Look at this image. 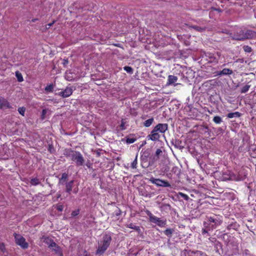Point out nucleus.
Instances as JSON below:
<instances>
[{
    "label": "nucleus",
    "instance_id": "1",
    "mask_svg": "<svg viewBox=\"0 0 256 256\" xmlns=\"http://www.w3.org/2000/svg\"><path fill=\"white\" fill-rule=\"evenodd\" d=\"M222 222L223 218L220 215L213 214L206 216V220L204 222V228H202V234L205 238L210 236L208 232L216 229L222 224Z\"/></svg>",
    "mask_w": 256,
    "mask_h": 256
},
{
    "label": "nucleus",
    "instance_id": "25",
    "mask_svg": "<svg viewBox=\"0 0 256 256\" xmlns=\"http://www.w3.org/2000/svg\"><path fill=\"white\" fill-rule=\"evenodd\" d=\"M126 226L128 228L134 229V230H136L137 232H140V227L139 226H136L134 225L132 223H130L129 224H128Z\"/></svg>",
    "mask_w": 256,
    "mask_h": 256
},
{
    "label": "nucleus",
    "instance_id": "20",
    "mask_svg": "<svg viewBox=\"0 0 256 256\" xmlns=\"http://www.w3.org/2000/svg\"><path fill=\"white\" fill-rule=\"evenodd\" d=\"M240 226L236 222H232L230 224H228L226 226V229L228 230H238V228H239Z\"/></svg>",
    "mask_w": 256,
    "mask_h": 256
},
{
    "label": "nucleus",
    "instance_id": "27",
    "mask_svg": "<svg viewBox=\"0 0 256 256\" xmlns=\"http://www.w3.org/2000/svg\"><path fill=\"white\" fill-rule=\"evenodd\" d=\"M53 84H50L45 87L44 90L46 92H52L54 90Z\"/></svg>",
    "mask_w": 256,
    "mask_h": 256
},
{
    "label": "nucleus",
    "instance_id": "35",
    "mask_svg": "<svg viewBox=\"0 0 256 256\" xmlns=\"http://www.w3.org/2000/svg\"><path fill=\"white\" fill-rule=\"evenodd\" d=\"M18 112L20 114H22V116H24L26 112V108L24 107H20L18 108Z\"/></svg>",
    "mask_w": 256,
    "mask_h": 256
},
{
    "label": "nucleus",
    "instance_id": "9",
    "mask_svg": "<svg viewBox=\"0 0 256 256\" xmlns=\"http://www.w3.org/2000/svg\"><path fill=\"white\" fill-rule=\"evenodd\" d=\"M12 108L8 100L0 96V109H8Z\"/></svg>",
    "mask_w": 256,
    "mask_h": 256
},
{
    "label": "nucleus",
    "instance_id": "2",
    "mask_svg": "<svg viewBox=\"0 0 256 256\" xmlns=\"http://www.w3.org/2000/svg\"><path fill=\"white\" fill-rule=\"evenodd\" d=\"M168 129V124H158L154 128L147 138L148 140L152 141L158 140L160 137L158 132L164 134Z\"/></svg>",
    "mask_w": 256,
    "mask_h": 256
},
{
    "label": "nucleus",
    "instance_id": "58",
    "mask_svg": "<svg viewBox=\"0 0 256 256\" xmlns=\"http://www.w3.org/2000/svg\"><path fill=\"white\" fill-rule=\"evenodd\" d=\"M74 192L75 193H76L77 191H75V190H74Z\"/></svg>",
    "mask_w": 256,
    "mask_h": 256
},
{
    "label": "nucleus",
    "instance_id": "36",
    "mask_svg": "<svg viewBox=\"0 0 256 256\" xmlns=\"http://www.w3.org/2000/svg\"><path fill=\"white\" fill-rule=\"evenodd\" d=\"M243 48L246 52H250L252 51V48L248 46H244Z\"/></svg>",
    "mask_w": 256,
    "mask_h": 256
},
{
    "label": "nucleus",
    "instance_id": "32",
    "mask_svg": "<svg viewBox=\"0 0 256 256\" xmlns=\"http://www.w3.org/2000/svg\"><path fill=\"white\" fill-rule=\"evenodd\" d=\"M250 88V85L246 84V85L244 86L243 87H242L241 88L240 92L241 93L246 92L249 90Z\"/></svg>",
    "mask_w": 256,
    "mask_h": 256
},
{
    "label": "nucleus",
    "instance_id": "53",
    "mask_svg": "<svg viewBox=\"0 0 256 256\" xmlns=\"http://www.w3.org/2000/svg\"><path fill=\"white\" fill-rule=\"evenodd\" d=\"M204 128H206V129H208V126H204Z\"/></svg>",
    "mask_w": 256,
    "mask_h": 256
},
{
    "label": "nucleus",
    "instance_id": "28",
    "mask_svg": "<svg viewBox=\"0 0 256 256\" xmlns=\"http://www.w3.org/2000/svg\"><path fill=\"white\" fill-rule=\"evenodd\" d=\"M30 183L32 186H37L40 184V182L37 178H35L31 179Z\"/></svg>",
    "mask_w": 256,
    "mask_h": 256
},
{
    "label": "nucleus",
    "instance_id": "30",
    "mask_svg": "<svg viewBox=\"0 0 256 256\" xmlns=\"http://www.w3.org/2000/svg\"><path fill=\"white\" fill-rule=\"evenodd\" d=\"M126 122V119L122 120L120 124V130H122L126 129V127L125 126Z\"/></svg>",
    "mask_w": 256,
    "mask_h": 256
},
{
    "label": "nucleus",
    "instance_id": "46",
    "mask_svg": "<svg viewBox=\"0 0 256 256\" xmlns=\"http://www.w3.org/2000/svg\"><path fill=\"white\" fill-rule=\"evenodd\" d=\"M209 240H211L212 242H213L214 240H216V238H212V240H211V238H210Z\"/></svg>",
    "mask_w": 256,
    "mask_h": 256
},
{
    "label": "nucleus",
    "instance_id": "47",
    "mask_svg": "<svg viewBox=\"0 0 256 256\" xmlns=\"http://www.w3.org/2000/svg\"><path fill=\"white\" fill-rule=\"evenodd\" d=\"M60 196H61V194H57V199L60 198Z\"/></svg>",
    "mask_w": 256,
    "mask_h": 256
},
{
    "label": "nucleus",
    "instance_id": "52",
    "mask_svg": "<svg viewBox=\"0 0 256 256\" xmlns=\"http://www.w3.org/2000/svg\"><path fill=\"white\" fill-rule=\"evenodd\" d=\"M48 26L46 25V30H47V29H48Z\"/></svg>",
    "mask_w": 256,
    "mask_h": 256
},
{
    "label": "nucleus",
    "instance_id": "44",
    "mask_svg": "<svg viewBox=\"0 0 256 256\" xmlns=\"http://www.w3.org/2000/svg\"><path fill=\"white\" fill-rule=\"evenodd\" d=\"M46 113V110H43L42 111V116L45 115Z\"/></svg>",
    "mask_w": 256,
    "mask_h": 256
},
{
    "label": "nucleus",
    "instance_id": "12",
    "mask_svg": "<svg viewBox=\"0 0 256 256\" xmlns=\"http://www.w3.org/2000/svg\"><path fill=\"white\" fill-rule=\"evenodd\" d=\"M244 40L254 38H256V32L251 30H244Z\"/></svg>",
    "mask_w": 256,
    "mask_h": 256
},
{
    "label": "nucleus",
    "instance_id": "24",
    "mask_svg": "<svg viewBox=\"0 0 256 256\" xmlns=\"http://www.w3.org/2000/svg\"><path fill=\"white\" fill-rule=\"evenodd\" d=\"M154 122V118H149V119L146 120L144 123V126L146 128L149 127Z\"/></svg>",
    "mask_w": 256,
    "mask_h": 256
},
{
    "label": "nucleus",
    "instance_id": "34",
    "mask_svg": "<svg viewBox=\"0 0 256 256\" xmlns=\"http://www.w3.org/2000/svg\"><path fill=\"white\" fill-rule=\"evenodd\" d=\"M178 196L184 198L186 200H188L189 199V196L187 194L182 192H179L178 193Z\"/></svg>",
    "mask_w": 256,
    "mask_h": 256
},
{
    "label": "nucleus",
    "instance_id": "14",
    "mask_svg": "<svg viewBox=\"0 0 256 256\" xmlns=\"http://www.w3.org/2000/svg\"><path fill=\"white\" fill-rule=\"evenodd\" d=\"M76 152L70 148H65L64 150L63 154L66 158H72Z\"/></svg>",
    "mask_w": 256,
    "mask_h": 256
},
{
    "label": "nucleus",
    "instance_id": "18",
    "mask_svg": "<svg viewBox=\"0 0 256 256\" xmlns=\"http://www.w3.org/2000/svg\"><path fill=\"white\" fill-rule=\"evenodd\" d=\"M68 179V174L66 172H64L62 174V176L59 178V184H63Z\"/></svg>",
    "mask_w": 256,
    "mask_h": 256
},
{
    "label": "nucleus",
    "instance_id": "3",
    "mask_svg": "<svg viewBox=\"0 0 256 256\" xmlns=\"http://www.w3.org/2000/svg\"><path fill=\"white\" fill-rule=\"evenodd\" d=\"M112 237L110 234H106L103 237V240L98 243V248L96 251V254H102L110 244Z\"/></svg>",
    "mask_w": 256,
    "mask_h": 256
},
{
    "label": "nucleus",
    "instance_id": "41",
    "mask_svg": "<svg viewBox=\"0 0 256 256\" xmlns=\"http://www.w3.org/2000/svg\"><path fill=\"white\" fill-rule=\"evenodd\" d=\"M162 153V150L160 148H158L156 152V156L157 157V158H158L160 154Z\"/></svg>",
    "mask_w": 256,
    "mask_h": 256
},
{
    "label": "nucleus",
    "instance_id": "56",
    "mask_svg": "<svg viewBox=\"0 0 256 256\" xmlns=\"http://www.w3.org/2000/svg\"><path fill=\"white\" fill-rule=\"evenodd\" d=\"M84 256H88V254H86V255H84Z\"/></svg>",
    "mask_w": 256,
    "mask_h": 256
},
{
    "label": "nucleus",
    "instance_id": "17",
    "mask_svg": "<svg viewBox=\"0 0 256 256\" xmlns=\"http://www.w3.org/2000/svg\"><path fill=\"white\" fill-rule=\"evenodd\" d=\"M188 256H207L206 254L199 250L192 251L189 254Z\"/></svg>",
    "mask_w": 256,
    "mask_h": 256
},
{
    "label": "nucleus",
    "instance_id": "15",
    "mask_svg": "<svg viewBox=\"0 0 256 256\" xmlns=\"http://www.w3.org/2000/svg\"><path fill=\"white\" fill-rule=\"evenodd\" d=\"M41 240H42L43 242L46 244L48 245V247L50 248L51 246V244L52 242H54L53 240L50 238L49 236H43L41 238Z\"/></svg>",
    "mask_w": 256,
    "mask_h": 256
},
{
    "label": "nucleus",
    "instance_id": "39",
    "mask_svg": "<svg viewBox=\"0 0 256 256\" xmlns=\"http://www.w3.org/2000/svg\"><path fill=\"white\" fill-rule=\"evenodd\" d=\"M80 213V210H76L72 212L71 215L72 216H78Z\"/></svg>",
    "mask_w": 256,
    "mask_h": 256
},
{
    "label": "nucleus",
    "instance_id": "57",
    "mask_svg": "<svg viewBox=\"0 0 256 256\" xmlns=\"http://www.w3.org/2000/svg\"><path fill=\"white\" fill-rule=\"evenodd\" d=\"M87 166H88V168L90 167V166L89 165H88Z\"/></svg>",
    "mask_w": 256,
    "mask_h": 256
},
{
    "label": "nucleus",
    "instance_id": "13",
    "mask_svg": "<svg viewBox=\"0 0 256 256\" xmlns=\"http://www.w3.org/2000/svg\"><path fill=\"white\" fill-rule=\"evenodd\" d=\"M216 73V76L230 75L232 74V70L230 68H224L222 70L218 71Z\"/></svg>",
    "mask_w": 256,
    "mask_h": 256
},
{
    "label": "nucleus",
    "instance_id": "31",
    "mask_svg": "<svg viewBox=\"0 0 256 256\" xmlns=\"http://www.w3.org/2000/svg\"><path fill=\"white\" fill-rule=\"evenodd\" d=\"M213 121L216 124H220L222 122V119L220 116H215L213 118Z\"/></svg>",
    "mask_w": 256,
    "mask_h": 256
},
{
    "label": "nucleus",
    "instance_id": "50",
    "mask_svg": "<svg viewBox=\"0 0 256 256\" xmlns=\"http://www.w3.org/2000/svg\"><path fill=\"white\" fill-rule=\"evenodd\" d=\"M64 64H68V60H64Z\"/></svg>",
    "mask_w": 256,
    "mask_h": 256
},
{
    "label": "nucleus",
    "instance_id": "8",
    "mask_svg": "<svg viewBox=\"0 0 256 256\" xmlns=\"http://www.w3.org/2000/svg\"><path fill=\"white\" fill-rule=\"evenodd\" d=\"M74 89L70 86H66L65 89L62 90L58 92V95L62 98H67L70 96L74 91Z\"/></svg>",
    "mask_w": 256,
    "mask_h": 256
},
{
    "label": "nucleus",
    "instance_id": "43",
    "mask_svg": "<svg viewBox=\"0 0 256 256\" xmlns=\"http://www.w3.org/2000/svg\"><path fill=\"white\" fill-rule=\"evenodd\" d=\"M55 20H54L52 22L48 24L47 26H48V28H50V26H52Z\"/></svg>",
    "mask_w": 256,
    "mask_h": 256
},
{
    "label": "nucleus",
    "instance_id": "33",
    "mask_svg": "<svg viewBox=\"0 0 256 256\" xmlns=\"http://www.w3.org/2000/svg\"><path fill=\"white\" fill-rule=\"evenodd\" d=\"M124 70L130 74L133 73V68L130 66H125L124 67Z\"/></svg>",
    "mask_w": 256,
    "mask_h": 256
},
{
    "label": "nucleus",
    "instance_id": "38",
    "mask_svg": "<svg viewBox=\"0 0 256 256\" xmlns=\"http://www.w3.org/2000/svg\"><path fill=\"white\" fill-rule=\"evenodd\" d=\"M0 250L3 252L6 251L5 244L3 242H0Z\"/></svg>",
    "mask_w": 256,
    "mask_h": 256
},
{
    "label": "nucleus",
    "instance_id": "23",
    "mask_svg": "<svg viewBox=\"0 0 256 256\" xmlns=\"http://www.w3.org/2000/svg\"><path fill=\"white\" fill-rule=\"evenodd\" d=\"M136 140V138H134L126 137L125 138H122V142H126V144H130L134 142Z\"/></svg>",
    "mask_w": 256,
    "mask_h": 256
},
{
    "label": "nucleus",
    "instance_id": "11",
    "mask_svg": "<svg viewBox=\"0 0 256 256\" xmlns=\"http://www.w3.org/2000/svg\"><path fill=\"white\" fill-rule=\"evenodd\" d=\"M244 30H239L234 34V38L238 40H244Z\"/></svg>",
    "mask_w": 256,
    "mask_h": 256
},
{
    "label": "nucleus",
    "instance_id": "29",
    "mask_svg": "<svg viewBox=\"0 0 256 256\" xmlns=\"http://www.w3.org/2000/svg\"><path fill=\"white\" fill-rule=\"evenodd\" d=\"M16 76L17 78L18 82H22L24 80V78L22 74L18 71L16 72Z\"/></svg>",
    "mask_w": 256,
    "mask_h": 256
},
{
    "label": "nucleus",
    "instance_id": "19",
    "mask_svg": "<svg viewBox=\"0 0 256 256\" xmlns=\"http://www.w3.org/2000/svg\"><path fill=\"white\" fill-rule=\"evenodd\" d=\"M178 77L172 75H170L168 76V85L172 84L178 80Z\"/></svg>",
    "mask_w": 256,
    "mask_h": 256
},
{
    "label": "nucleus",
    "instance_id": "10",
    "mask_svg": "<svg viewBox=\"0 0 256 256\" xmlns=\"http://www.w3.org/2000/svg\"><path fill=\"white\" fill-rule=\"evenodd\" d=\"M50 249L55 252V254L58 256H63L62 250L60 246H58L55 242L51 244Z\"/></svg>",
    "mask_w": 256,
    "mask_h": 256
},
{
    "label": "nucleus",
    "instance_id": "48",
    "mask_svg": "<svg viewBox=\"0 0 256 256\" xmlns=\"http://www.w3.org/2000/svg\"><path fill=\"white\" fill-rule=\"evenodd\" d=\"M96 154L98 156H100V152L97 151Z\"/></svg>",
    "mask_w": 256,
    "mask_h": 256
},
{
    "label": "nucleus",
    "instance_id": "49",
    "mask_svg": "<svg viewBox=\"0 0 256 256\" xmlns=\"http://www.w3.org/2000/svg\"><path fill=\"white\" fill-rule=\"evenodd\" d=\"M38 19L37 18H34L32 20V22H36Z\"/></svg>",
    "mask_w": 256,
    "mask_h": 256
},
{
    "label": "nucleus",
    "instance_id": "21",
    "mask_svg": "<svg viewBox=\"0 0 256 256\" xmlns=\"http://www.w3.org/2000/svg\"><path fill=\"white\" fill-rule=\"evenodd\" d=\"M242 114L238 112H230L227 114V117L230 118H240Z\"/></svg>",
    "mask_w": 256,
    "mask_h": 256
},
{
    "label": "nucleus",
    "instance_id": "22",
    "mask_svg": "<svg viewBox=\"0 0 256 256\" xmlns=\"http://www.w3.org/2000/svg\"><path fill=\"white\" fill-rule=\"evenodd\" d=\"M190 27L198 32H203L206 30V28L205 26L202 27L200 26H194V25L190 26Z\"/></svg>",
    "mask_w": 256,
    "mask_h": 256
},
{
    "label": "nucleus",
    "instance_id": "37",
    "mask_svg": "<svg viewBox=\"0 0 256 256\" xmlns=\"http://www.w3.org/2000/svg\"><path fill=\"white\" fill-rule=\"evenodd\" d=\"M137 156H136L134 160L131 164V168H136L137 164Z\"/></svg>",
    "mask_w": 256,
    "mask_h": 256
},
{
    "label": "nucleus",
    "instance_id": "26",
    "mask_svg": "<svg viewBox=\"0 0 256 256\" xmlns=\"http://www.w3.org/2000/svg\"><path fill=\"white\" fill-rule=\"evenodd\" d=\"M174 232V230H173L172 228H166L164 232V234L170 238L172 237V235Z\"/></svg>",
    "mask_w": 256,
    "mask_h": 256
},
{
    "label": "nucleus",
    "instance_id": "16",
    "mask_svg": "<svg viewBox=\"0 0 256 256\" xmlns=\"http://www.w3.org/2000/svg\"><path fill=\"white\" fill-rule=\"evenodd\" d=\"M74 180H72L66 184V192L68 194H70L72 190V188L74 186Z\"/></svg>",
    "mask_w": 256,
    "mask_h": 256
},
{
    "label": "nucleus",
    "instance_id": "5",
    "mask_svg": "<svg viewBox=\"0 0 256 256\" xmlns=\"http://www.w3.org/2000/svg\"><path fill=\"white\" fill-rule=\"evenodd\" d=\"M14 237L15 242L16 244L20 246L22 248L26 249L28 247V244L26 241V239L22 236L17 234L16 233L14 234Z\"/></svg>",
    "mask_w": 256,
    "mask_h": 256
},
{
    "label": "nucleus",
    "instance_id": "51",
    "mask_svg": "<svg viewBox=\"0 0 256 256\" xmlns=\"http://www.w3.org/2000/svg\"><path fill=\"white\" fill-rule=\"evenodd\" d=\"M227 236V234H223V236H224H224Z\"/></svg>",
    "mask_w": 256,
    "mask_h": 256
},
{
    "label": "nucleus",
    "instance_id": "55",
    "mask_svg": "<svg viewBox=\"0 0 256 256\" xmlns=\"http://www.w3.org/2000/svg\"><path fill=\"white\" fill-rule=\"evenodd\" d=\"M113 45L116 46H117V44H113Z\"/></svg>",
    "mask_w": 256,
    "mask_h": 256
},
{
    "label": "nucleus",
    "instance_id": "40",
    "mask_svg": "<svg viewBox=\"0 0 256 256\" xmlns=\"http://www.w3.org/2000/svg\"><path fill=\"white\" fill-rule=\"evenodd\" d=\"M242 256H251V254H250V252L248 250H245L244 251L243 255Z\"/></svg>",
    "mask_w": 256,
    "mask_h": 256
},
{
    "label": "nucleus",
    "instance_id": "7",
    "mask_svg": "<svg viewBox=\"0 0 256 256\" xmlns=\"http://www.w3.org/2000/svg\"><path fill=\"white\" fill-rule=\"evenodd\" d=\"M71 160L74 162L78 166H82L84 162L82 155L80 152L76 151L72 156Z\"/></svg>",
    "mask_w": 256,
    "mask_h": 256
},
{
    "label": "nucleus",
    "instance_id": "6",
    "mask_svg": "<svg viewBox=\"0 0 256 256\" xmlns=\"http://www.w3.org/2000/svg\"><path fill=\"white\" fill-rule=\"evenodd\" d=\"M148 181L156 185L157 186L164 188L171 187L170 184L168 181L160 178H155L152 176L148 180Z\"/></svg>",
    "mask_w": 256,
    "mask_h": 256
},
{
    "label": "nucleus",
    "instance_id": "54",
    "mask_svg": "<svg viewBox=\"0 0 256 256\" xmlns=\"http://www.w3.org/2000/svg\"><path fill=\"white\" fill-rule=\"evenodd\" d=\"M116 159L118 160H119V158L118 157Z\"/></svg>",
    "mask_w": 256,
    "mask_h": 256
},
{
    "label": "nucleus",
    "instance_id": "42",
    "mask_svg": "<svg viewBox=\"0 0 256 256\" xmlns=\"http://www.w3.org/2000/svg\"><path fill=\"white\" fill-rule=\"evenodd\" d=\"M64 209V206L62 204H58L56 206V210L59 212H62Z\"/></svg>",
    "mask_w": 256,
    "mask_h": 256
},
{
    "label": "nucleus",
    "instance_id": "4",
    "mask_svg": "<svg viewBox=\"0 0 256 256\" xmlns=\"http://www.w3.org/2000/svg\"><path fill=\"white\" fill-rule=\"evenodd\" d=\"M146 213L149 218L150 222L156 224L158 226L164 227L166 224V220H161L160 218L154 216L150 210H146Z\"/></svg>",
    "mask_w": 256,
    "mask_h": 256
},
{
    "label": "nucleus",
    "instance_id": "45",
    "mask_svg": "<svg viewBox=\"0 0 256 256\" xmlns=\"http://www.w3.org/2000/svg\"><path fill=\"white\" fill-rule=\"evenodd\" d=\"M214 10H216L218 12H221L222 10L220 8H214Z\"/></svg>",
    "mask_w": 256,
    "mask_h": 256
}]
</instances>
